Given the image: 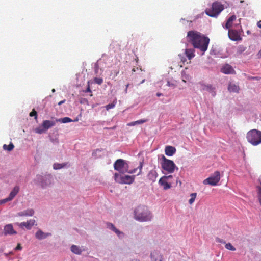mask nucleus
<instances>
[{
	"label": "nucleus",
	"mask_w": 261,
	"mask_h": 261,
	"mask_svg": "<svg viewBox=\"0 0 261 261\" xmlns=\"http://www.w3.org/2000/svg\"><path fill=\"white\" fill-rule=\"evenodd\" d=\"M187 40L194 48L199 49L203 54L207 49L210 42V39L207 37L195 31H190L188 32Z\"/></svg>",
	"instance_id": "obj_1"
},
{
	"label": "nucleus",
	"mask_w": 261,
	"mask_h": 261,
	"mask_svg": "<svg viewBox=\"0 0 261 261\" xmlns=\"http://www.w3.org/2000/svg\"><path fill=\"white\" fill-rule=\"evenodd\" d=\"M143 167V163L140 162L139 165L136 168L132 170H128V166L127 163L123 159L117 160L114 164V168L115 170L119 171L120 173H124L128 172L129 173H135L137 170L139 169V172L137 175L141 174Z\"/></svg>",
	"instance_id": "obj_2"
},
{
	"label": "nucleus",
	"mask_w": 261,
	"mask_h": 261,
	"mask_svg": "<svg viewBox=\"0 0 261 261\" xmlns=\"http://www.w3.org/2000/svg\"><path fill=\"white\" fill-rule=\"evenodd\" d=\"M135 218L140 221H150L152 215L148 208L145 206H139L134 211Z\"/></svg>",
	"instance_id": "obj_3"
},
{
	"label": "nucleus",
	"mask_w": 261,
	"mask_h": 261,
	"mask_svg": "<svg viewBox=\"0 0 261 261\" xmlns=\"http://www.w3.org/2000/svg\"><path fill=\"white\" fill-rule=\"evenodd\" d=\"M247 141L253 146L261 143V131L253 129L248 132L246 135Z\"/></svg>",
	"instance_id": "obj_4"
},
{
	"label": "nucleus",
	"mask_w": 261,
	"mask_h": 261,
	"mask_svg": "<svg viewBox=\"0 0 261 261\" xmlns=\"http://www.w3.org/2000/svg\"><path fill=\"white\" fill-rule=\"evenodd\" d=\"M224 9V6L219 2H214L210 8L205 10V13L209 16L216 17Z\"/></svg>",
	"instance_id": "obj_5"
},
{
	"label": "nucleus",
	"mask_w": 261,
	"mask_h": 261,
	"mask_svg": "<svg viewBox=\"0 0 261 261\" xmlns=\"http://www.w3.org/2000/svg\"><path fill=\"white\" fill-rule=\"evenodd\" d=\"M162 162L161 163L162 168L168 173H172L174 172L175 168V165L173 161L167 159L164 155L162 156Z\"/></svg>",
	"instance_id": "obj_6"
},
{
	"label": "nucleus",
	"mask_w": 261,
	"mask_h": 261,
	"mask_svg": "<svg viewBox=\"0 0 261 261\" xmlns=\"http://www.w3.org/2000/svg\"><path fill=\"white\" fill-rule=\"evenodd\" d=\"M135 177V175H121L117 173L114 174L115 181L121 184H131L134 182Z\"/></svg>",
	"instance_id": "obj_7"
},
{
	"label": "nucleus",
	"mask_w": 261,
	"mask_h": 261,
	"mask_svg": "<svg viewBox=\"0 0 261 261\" xmlns=\"http://www.w3.org/2000/svg\"><path fill=\"white\" fill-rule=\"evenodd\" d=\"M56 122L54 121L44 120L42 125L35 128V131L36 133L41 134L45 132L49 128L55 126Z\"/></svg>",
	"instance_id": "obj_8"
},
{
	"label": "nucleus",
	"mask_w": 261,
	"mask_h": 261,
	"mask_svg": "<svg viewBox=\"0 0 261 261\" xmlns=\"http://www.w3.org/2000/svg\"><path fill=\"white\" fill-rule=\"evenodd\" d=\"M220 180V174L219 171H215L213 175L208 178L204 179L203 181L204 185H210L216 186Z\"/></svg>",
	"instance_id": "obj_9"
},
{
	"label": "nucleus",
	"mask_w": 261,
	"mask_h": 261,
	"mask_svg": "<svg viewBox=\"0 0 261 261\" xmlns=\"http://www.w3.org/2000/svg\"><path fill=\"white\" fill-rule=\"evenodd\" d=\"M228 35L229 38L233 41H238L242 40V38L241 37L239 32L233 29H228Z\"/></svg>",
	"instance_id": "obj_10"
},
{
	"label": "nucleus",
	"mask_w": 261,
	"mask_h": 261,
	"mask_svg": "<svg viewBox=\"0 0 261 261\" xmlns=\"http://www.w3.org/2000/svg\"><path fill=\"white\" fill-rule=\"evenodd\" d=\"M16 233V231L14 230L13 227L11 224H7L4 226V234L5 236H7L8 234H15Z\"/></svg>",
	"instance_id": "obj_11"
},
{
	"label": "nucleus",
	"mask_w": 261,
	"mask_h": 261,
	"mask_svg": "<svg viewBox=\"0 0 261 261\" xmlns=\"http://www.w3.org/2000/svg\"><path fill=\"white\" fill-rule=\"evenodd\" d=\"M221 72L224 74H235L236 72L233 67L229 64H226L224 65L221 68Z\"/></svg>",
	"instance_id": "obj_12"
},
{
	"label": "nucleus",
	"mask_w": 261,
	"mask_h": 261,
	"mask_svg": "<svg viewBox=\"0 0 261 261\" xmlns=\"http://www.w3.org/2000/svg\"><path fill=\"white\" fill-rule=\"evenodd\" d=\"M35 222L34 219H30L27 222H23L18 224V226L21 228L25 227L27 229H30L35 225Z\"/></svg>",
	"instance_id": "obj_13"
},
{
	"label": "nucleus",
	"mask_w": 261,
	"mask_h": 261,
	"mask_svg": "<svg viewBox=\"0 0 261 261\" xmlns=\"http://www.w3.org/2000/svg\"><path fill=\"white\" fill-rule=\"evenodd\" d=\"M159 184L162 186L165 190L170 189L171 187V184L167 181L166 177H161L159 181Z\"/></svg>",
	"instance_id": "obj_14"
},
{
	"label": "nucleus",
	"mask_w": 261,
	"mask_h": 261,
	"mask_svg": "<svg viewBox=\"0 0 261 261\" xmlns=\"http://www.w3.org/2000/svg\"><path fill=\"white\" fill-rule=\"evenodd\" d=\"M158 176V173L155 169L151 170L147 174V178L152 182L155 181Z\"/></svg>",
	"instance_id": "obj_15"
},
{
	"label": "nucleus",
	"mask_w": 261,
	"mask_h": 261,
	"mask_svg": "<svg viewBox=\"0 0 261 261\" xmlns=\"http://www.w3.org/2000/svg\"><path fill=\"white\" fill-rule=\"evenodd\" d=\"M237 19V17L235 15H232L227 20L226 23L224 26L225 29H229L232 26V22Z\"/></svg>",
	"instance_id": "obj_16"
},
{
	"label": "nucleus",
	"mask_w": 261,
	"mask_h": 261,
	"mask_svg": "<svg viewBox=\"0 0 261 261\" xmlns=\"http://www.w3.org/2000/svg\"><path fill=\"white\" fill-rule=\"evenodd\" d=\"M228 90L230 92H239L240 88L238 85L230 82L228 84Z\"/></svg>",
	"instance_id": "obj_17"
},
{
	"label": "nucleus",
	"mask_w": 261,
	"mask_h": 261,
	"mask_svg": "<svg viewBox=\"0 0 261 261\" xmlns=\"http://www.w3.org/2000/svg\"><path fill=\"white\" fill-rule=\"evenodd\" d=\"M152 261H162V256L157 251H154L151 253Z\"/></svg>",
	"instance_id": "obj_18"
},
{
	"label": "nucleus",
	"mask_w": 261,
	"mask_h": 261,
	"mask_svg": "<svg viewBox=\"0 0 261 261\" xmlns=\"http://www.w3.org/2000/svg\"><path fill=\"white\" fill-rule=\"evenodd\" d=\"M176 152L175 147L171 146H167L165 147V152L167 156H172Z\"/></svg>",
	"instance_id": "obj_19"
},
{
	"label": "nucleus",
	"mask_w": 261,
	"mask_h": 261,
	"mask_svg": "<svg viewBox=\"0 0 261 261\" xmlns=\"http://www.w3.org/2000/svg\"><path fill=\"white\" fill-rule=\"evenodd\" d=\"M201 86H202V87H201L202 90L208 91L209 92H211V93H213V95H214L215 94V92L214 91L215 88L214 87H213V86L212 85L202 84V85H201Z\"/></svg>",
	"instance_id": "obj_20"
},
{
	"label": "nucleus",
	"mask_w": 261,
	"mask_h": 261,
	"mask_svg": "<svg viewBox=\"0 0 261 261\" xmlns=\"http://www.w3.org/2000/svg\"><path fill=\"white\" fill-rule=\"evenodd\" d=\"M20 190L19 187L18 186H16L14 187V188L13 189L12 191L10 192L9 197V199H11V200L14 198V197L18 194Z\"/></svg>",
	"instance_id": "obj_21"
},
{
	"label": "nucleus",
	"mask_w": 261,
	"mask_h": 261,
	"mask_svg": "<svg viewBox=\"0 0 261 261\" xmlns=\"http://www.w3.org/2000/svg\"><path fill=\"white\" fill-rule=\"evenodd\" d=\"M50 233H45L42 231L39 230L36 232L35 237L39 240H42L46 238Z\"/></svg>",
	"instance_id": "obj_22"
},
{
	"label": "nucleus",
	"mask_w": 261,
	"mask_h": 261,
	"mask_svg": "<svg viewBox=\"0 0 261 261\" xmlns=\"http://www.w3.org/2000/svg\"><path fill=\"white\" fill-rule=\"evenodd\" d=\"M34 211L33 209H28L18 214L19 216H32L33 215Z\"/></svg>",
	"instance_id": "obj_23"
},
{
	"label": "nucleus",
	"mask_w": 261,
	"mask_h": 261,
	"mask_svg": "<svg viewBox=\"0 0 261 261\" xmlns=\"http://www.w3.org/2000/svg\"><path fill=\"white\" fill-rule=\"evenodd\" d=\"M185 54L189 60H191L195 56V50L194 49H186Z\"/></svg>",
	"instance_id": "obj_24"
},
{
	"label": "nucleus",
	"mask_w": 261,
	"mask_h": 261,
	"mask_svg": "<svg viewBox=\"0 0 261 261\" xmlns=\"http://www.w3.org/2000/svg\"><path fill=\"white\" fill-rule=\"evenodd\" d=\"M107 228L112 229L113 231H114L118 236H120V234H122V232L119 231L114 225L111 223H108L107 224Z\"/></svg>",
	"instance_id": "obj_25"
},
{
	"label": "nucleus",
	"mask_w": 261,
	"mask_h": 261,
	"mask_svg": "<svg viewBox=\"0 0 261 261\" xmlns=\"http://www.w3.org/2000/svg\"><path fill=\"white\" fill-rule=\"evenodd\" d=\"M71 251L76 254H78V255H80L82 253V250L81 249V248L77 246L76 245H73L71 246Z\"/></svg>",
	"instance_id": "obj_26"
},
{
	"label": "nucleus",
	"mask_w": 261,
	"mask_h": 261,
	"mask_svg": "<svg viewBox=\"0 0 261 261\" xmlns=\"http://www.w3.org/2000/svg\"><path fill=\"white\" fill-rule=\"evenodd\" d=\"M51 178L49 177H45L43 179V181H42V187H45L47 185H49L51 184Z\"/></svg>",
	"instance_id": "obj_27"
},
{
	"label": "nucleus",
	"mask_w": 261,
	"mask_h": 261,
	"mask_svg": "<svg viewBox=\"0 0 261 261\" xmlns=\"http://www.w3.org/2000/svg\"><path fill=\"white\" fill-rule=\"evenodd\" d=\"M257 189V198L259 202L261 205V181L260 180V185L256 187Z\"/></svg>",
	"instance_id": "obj_28"
},
{
	"label": "nucleus",
	"mask_w": 261,
	"mask_h": 261,
	"mask_svg": "<svg viewBox=\"0 0 261 261\" xmlns=\"http://www.w3.org/2000/svg\"><path fill=\"white\" fill-rule=\"evenodd\" d=\"M14 147V146L12 143H10L8 145L4 144L3 146V148L4 150H8V151H11L12 150Z\"/></svg>",
	"instance_id": "obj_29"
},
{
	"label": "nucleus",
	"mask_w": 261,
	"mask_h": 261,
	"mask_svg": "<svg viewBox=\"0 0 261 261\" xmlns=\"http://www.w3.org/2000/svg\"><path fill=\"white\" fill-rule=\"evenodd\" d=\"M56 121H59L63 123H66L72 121V120L69 117H64L63 118L59 119L56 120Z\"/></svg>",
	"instance_id": "obj_30"
},
{
	"label": "nucleus",
	"mask_w": 261,
	"mask_h": 261,
	"mask_svg": "<svg viewBox=\"0 0 261 261\" xmlns=\"http://www.w3.org/2000/svg\"><path fill=\"white\" fill-rule=\"evenodd\" d=\"M196 196H197L196 193H193L191 194V195H190L191 198L189 200V203L190 204H192L193 203V202H194V201L195 200Z\"/></svg>",
	"instance_id": "obj_31"
},
{
	"label": "nucleus",
	"mask_w": 261,
	"mask_h": 261,
	"mask_svg": "<svg viewBox=\"0 0 261 261\" xmlns=\"http://www.w3.org/2000/svg\"><path fill=\"white\" fill-rule=\"evenodd\" d=\"M225 247L227 249L231 251H235L236 250V248L230 243H226Z\"/></svg>",
	"instance_id": "obj_32"
},
{
	"label": "nucleus",
	"mask_w": 261,
	"mask_h": 261,
	"mask_svg": "<svg viewBox=\"0 0 261 261\" xmlns=\"http://www.w3.org/2000/svg\"><path fill=\"white\" fill-rule=\"evenodd\" d=\"M94 81L95 83L101 85L103 83V79L101 77H95Z\"/></svg>",
	"instance_id": "obj_33"
},
{
	"label": "nucleus",
	"mask_w": 261,
	"mask_h": 261,
	"mask_svg": "<svg viewBox=\"0 0 261 261\" xmlns=\"http://www.w3.org/2000/svg\"><path fill=\"white\" fill-rule=\"evenodd\" d=\"M64 165L59 163H55L53 165V167L54 169H60L64 167Z\"/></svg>",
	"instance_id": "obj_34"
},
{
	"label": "nucleus",
	"mask_w": 261,
	"mask_h": 261,
	"mask_svg": "<svg viewBox=\"0 0 261 261\" xmlns=\"http://www.w3.org/2000/svg\"><path fill=\"white\" fill-rule=\"evenodd\" d=\"M30 116H31V117L34 116L35 117V119H37V112L35 110V109H33V110L30 112Z\"/></svg>",
	"instance_id": "obj_35"
},
{
	"label": "nucleus",
	"mask_w": 261,
	"mask_h": 261,
	"mask_svg": "<svg viewBox=\"0 0 261 261\" xmlns=\"http://www.w3.org/2000/svg\"><path fill=\"white\" fill-rule=\"evenodd\" d=\"M146 121H147V120L141 119V120H139L135 121V123H136V125H137V124H142L143 123L146 122Z\"/></svg>",
	"instance_id": "obj_36"
},
{
	"label": "nucleus",
	"mask_w": 261,
	"mask_h": 261,
	"mask_svg": "<svg viewBox=\"0 0 261 261\" xmlns=\"http://www.w3.org/2000/svg\"><path fill=\"white\" fill-rule=\"evenodd\" d=\"M115 104L114 103H109L106 106V109L109 110V109H112L115 107Z\"/></svg>",
	"instance_id": "obj_37"
},
{
	"label": "nucleus",
	"mask_w": 261,
	"mask_h": 261,
	"mask_svg": "<svg viewBox=\"0 0 261 261\" xmlns=\"http://www.w3.org/2000/svg\"><path fill=\"white\" fill-rule=\"evenodd\" d=\"M11 199H9V197H8L7 198L4 199L3 200H0V204L5 203L8 201H11Z\"/></svg>",
	"instance_id": "obj_38"
},
{
	"label": "nucleus",
	"mask_w": 261,
	"mask_h": 261,
	"mask_svg": "<svg viewBox=\"0 0 261 261\" xmlns=\"http://www.w3.org/2000/svg\"><path fill=\"white\" fill-rule=\"evenodd\" d=\"M16 250H20L22 249V247L21 246V244L20 243H18L15 249Z\"/></svg>",
	"instance_id": "obj_39"
},
{
	"label": "nucleus",
	"mask_w": 261,
	"mask_h": 261,
	"mask_svg": "<svg viewBox=\"0 0 261 261\" xmlns=\"http://www.w3.org/2000/svg\"><path fill=\"white\" fill-rule=\"evenodd\" d=\"M167 85L169 87H175V85L174 84H173V83H170L169 81L167 82Z\"/></svg>",
	"instance_id": "obj_40"
},
{
	"label": "nucleus",
	"mask_w": 261,
	"mask_h": 261,
	"mask_svg": "<svg viewBox=\"0 0 261 261\" xmlns=\"http://www.w3.org/2000/svg\"><path fill=\"white\" fill-rule=\"evenodd\" d=\"M136 125V123H135V121H134V122H130V123H128V124H127V125H128V126H134V125Z\"/></svg>",
	"instance_id": "obj_41"
},
{
	"label": "nucleus",
	"mask_w": 261,
	"mask_h": 261,
	"mask_svg": "<svg viewBox=\"0 0 261 261\" xmlns=\"http://www.w3.org/2000/svg\"><path fill=\"white\" fill-rule=\"evenodd\" d=\"M65 101H66L65 99H64L63 100H62V101H60L59 102H58V105L60 106V105L64 103L65 102Z\"/></svg>",
	"instance_id": "obj_42"
},
{
	"label": "nucleus",
	"mask_w": 261,
	"mask_h": 261,
	"mask_svg": "<svg viewBox=\"0 0 261 261\" xmlns=\"http://www.w3.org/2000/svg\"><path fill=\"white\" fill-rule=\"evenodd\" d=\"M257 27L261 29V20L257 22Z\"/></svg>",
	"instance_id": "obj_43"
},
{
	"label": "nucleus",
	"mask_w": 261,
	"mask_h": 261,
	"mask_svg": "<svg viewBox=\"0 0 261 261\" xmlns=\"http://www.w3.org/2000/svg\"><path fill=\"white\" fill-rule=\"evenodd\" d=\"M163 177H166V179H168V178H172V175H169V176H163Z\"/></svg>",
	"instance_id": "obj_44"
},
{
	"label": "nucleus",
	"mask_w": 261,
	"mask_h": 261,
	"mask_svg": "<svg viewBox=\"0 0 261 261\" xmlns=\"http://www.w3.org/2000/svg\"><path fill=\"white\" fill-rule=\"evenodd\" d=\"M86 92H91L89 86H88V87H87V90H86Z\"/></svg>",
	"instance_id": "obj_45"
},
{
	"label": "nucleus",
	"mask_w": 261,
	"mask_h": 261,
	"mask_svg": "<svg viewBox=\"0 0 261 261\" xmlns=\"http://www.w3.org/2000/svg\"><path fill=\"white\" fill-rule=\"evenodd\" d=\"M162 95V93H156V96H158V97H159V96H161Z\"/></svg>",
	"instance_id": "obj_46"
},
{
	"label": "nucleus",
	"mask_w": 261,
	"mask_h": 261,
	"mask_svg": "<svg viewBox=\"0 0 261 261\" xmlns=\"http://www.w3.org/2000/svg\"><path fill=\"white\" fill-rule=\"evenodd\" d=\"M119 72V70L116 71H115V74H116V75H117L118 74Z\"/></svg>",
	"instance_id": "obj_47"
},
{
	"label": "nucleus",
	"mask_w": 261,
	"mask_h": 261,
	"mask_svg": "<svg viewBox=\"0 0 261 261\" xmlns=\"http://www.w3.org/2000/svg\"><path fill=\"white\" fill-rule=\"evenodd\" d=\"M128 86H129V84H127V85H126V89H125V92H127V88L128 87Z\"/></svg>",
	"instance_id": "obj_48"
},
{
	"label": "nucleus",
	"mask_w": 261,
	"mask_h": 261,
	"mask_svg": "<svg viewBox=\"0 0 261 261\" xmlns=\"http://www.w3.org/2000/svg\"><path fill=\"white\" fill-rule=\"evenodd\" d=\"M115 127H116V126H114V127H113L112 128H111V129H114L115 128Z\"/></svg>",
	"instance_id": "obj_49"
},
{
	"label": "nucleus",
	"mask_w": 261,
	"mask_h": 261,
	"mask_svg": "<svg viewBox=\"0 0 261 261\" xmlns=\"http://www.w3.org/2000/svg\"><path fill=\"white\" fill-rule=\"evenodd\" d=\"M182 81L184 82H186V80L184 78L182 79Z\"/></svg>",
	"instance_id": "obj_50"
},
{
	"label": "nucleus",
	"mask_w": 261,
	"mask_h": 261,
	"mask_svg": "<svg viewBox=\"0 0 261 261\" xmlns=\"http://www.w3.org/2000/svg\"><path fill=\"white\" fill-rule=\"evenodd\" d=\"M239 24L241 23V19H239Z\"/></svg>",
	"instance_id": "obj_51"
},
{
	"label": "nucleus",
	"mask_w": 261,
	"mask_h": 261,
	"mask_svg": "<svg viewBox=\"0 0 261 261\" xmlns=\"http://www.w3.org/2000/svg\"><path fill=\"white\" fill-rule=\"evenodd\" d=\"M132 261H140V260H137V259H135V260H132Z\"/></svg>",
	"instance_id": "obj_52"
},
{
	"label": "nucleus",
	"mask_w": 261,
	"mask_h": 261,
	"mask_svg": "<svg viewBox=\"0 0 261 261\" xmlns=\"http://www.w3.org/2000/svg\"><path fill=\"white\" fill-rule=\"evenodd\" d=\"M55 91V89H53L52 90V91H53V92H54Z\"/></svg>",
	"instance_id": "obj_53"
},
{
	"label": "nucleus",
	"mask_w": 261,
	"mask_h": 261,
	"mask_svg": "<svg viewBox=\"0 0 261 261\" xmlns=\"http://www.w3.org/2000/svg\"><path fill=\"white\" fill-rule=\"evenodd\" d=\"M259 53L261 54V50L260 51V52H259Z\"/></svg>",
	"instance_id": "obj_54"
}]
</instances>
